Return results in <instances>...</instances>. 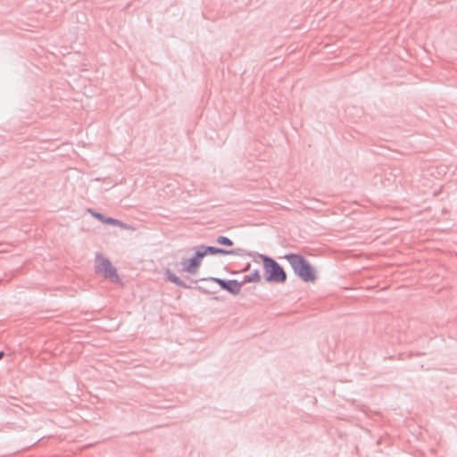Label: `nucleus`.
<instances>
[{
	"label": "nucleus",
	"instance_id": "nucleus-1",
	"mask_svg": "<svg viewBox=\"0 0 457 457\" xmlns=\"http://www.w3.org/2000/svg\"><path fill=\"white\" fill-rule=\"evenodd\" d=\"M294 272L304 282H312L316 278L315 270L310 262L300 254L288 253L285 256Z\"/></svg>",
	"mask_w": 457,
	"mask_h": 457
},
{
	"label": "nucleus",
	"instance_id": "nucleus-2",
	"mask_svg": "<svg viewBox=\"0 0 457 457\" xmlns=\"http://www.w3.org/2000/svg\"><path fill=\"white\" fill-rule=\"evenodd\" d=\"M263 261L265 279L269 282L284 283L287 280V274L283 268L272 258L261 254Z\"/></svg>",
	"mask_w": 457,
	"mask_h": 457
},
{
	"label": "nucleus",
	"instance_id": "nucleus-3",
	"mask_svg": "<svg viewBox=\"0 0 457 457\" xmlns=\"http://www.w3.org/2000/svg\"><path fill=\"white\" fill-rule=\"evenodd\" d=\"M96 270L98 273H102L105 278L112 279L115 282L119 280L116 269L107 258L101 254H96Z\"/></svg>",
	"mask_w": 457,
	"mask_h": 457
},
{
	"label": "nucleus",
	"instance_id": "nucleus-4",
	"mask_svg": "<svg viewBox=\"0 0 457 457\" xmlns=\"http://www.w3.org/2000/svg\"><path fill=\"white\" fill-rule=\"evenodd\" d=\"M214 282H216L222 289L227 290L234 295H237L240 293L242 288V283L238 282L235 279L224 280L221 278H212Z\"/></svg>",
	"mask_w": 457,
	"mask_h": 457
},
{
	"label": "nucleus",
	"instance_id": "nucleus-5",
	"mask_svg": "<svg viewBox=\"0 0 457 457\" xmlns=\"http://www.w3.org/2000/svg\"><path fill=\"white\" fill-rule=\"evenodd\" d=\"M202 262V257L198 256V251L195 249V254L190 259L181 261L182 270L189 274H195Z\"/></svg>",
	"mask_w": 457,
	"mask_h": 457
},
{
	"label": "nucleus",
	"instance_id": "nucleus-6",
	"mask_svg": "<svg viewBox=\"0 0 457 457\" xmlns=\"http://www.w3.org/2000/svg\"><path fill=\"white\" fill-rule=\"evenodd\" d=\"M196 250L198 251V256L202 257V259L206 256L207 254H235L236 252L234 250H226L222 248H218L215 246H205V245H200L196 247Z\"/></svg>",
	"mask_w": 457,
	"mask_h": 457
},
{
	"label": "nucleus",
	"instance_id": "nucleus-7",
	"mask_svg": "<svg viewBox=\"0 0 457 457\" xmlns=\"http://www.w3.org/2000/svg\"><path fill=\"white\" fill-rule=\"evenodd\" d=\"M261 280V276L258 270H254L248 275H245L241 281L242 286L245 283H256Z\"/></svg>",
	"mask_w": 457,
	"mask_h": 457
},
{
	"label": "nucleus",
	"instance_id": "nucleus-8",
	"mask_svg": "<svg viewBox=\"0 0 457 457\" xmlns=\"http://www.w3.org/2000/svg\"><path fill=\"white\" fill-rule=\"evenodd\" d=\"M165 274H166L167 278L170 282L176 284L177 286L186 287L185 283L178 276H176L174 273H172L170 270H168Z\"/></svg>",
	"mask_w": 457,
	"mask_h": 457
},
{
	"label": "nucleus",
	"instance_id": "nucleus-9",
	"mask_svg": "<svg viewBox=\"0 0 457 457\" xmlns=\"http://www.w3.org/2000/svg\"><path fill=\"white\" fill-rule=\"evenodd\" d=\"M216 242L218 244H220V245H233V242L227 237H223V236H220L217 237L216 239Z\"/></svg>",
	"mask_w": 457,
	"mask_h": 457
},
{
	"label": "nucleus",
	"instance_id": "nucleus-10",
	"mask_svg": "<svg viewBox=\"0 0 457 457\" xmlns=\"http://www.w3.org/2000/svg\"><path fill=\"white\" fill-rule=\"evenodd\" d=\"M104 223L111 224V225H113V226H117V224H119V220H116V219H113V218L105 217Z\"/></svg>",
	"mask_w": 457,
	"mask_h": 457
},
{
	"label": "nucleus",
	"instance_id": "nucleus-11",
	"mask_svg": "<svg viewBox=\"0 0 457 457\" xmlns=\"http://www.w3.org/2000/svg\"><path fill=\"white\" fill-rule=\"evenodd\" d=\"M89 212L92 213V215H93L94 217H96V219H98V220H101L102 222H104V221L105 216H104V215H103L102 213L96 212H93V211H91V210H90Z\"/></svg>",
	"mask_w": 457,
	"mask_h": 457
},
{
	"label": "nucleus",
	"instance_id": "nucleus-12",
	"mask_svg": "<svg viewBox=\"0 0 457 457\" xmlns=\"http://www.w3.org/2000/svg\"><path fill=\"white\" fill-rule=\"evenodd\" d=\"M117 227H120V228H121L123 229H129V230H133L134 229L130 225L123 223L120 220H119V224H117Z\"/></svg>",
	"mask_w": 457,
	"mask_h": 457
},
{
	"label": "nucleus",
	"instance_id": "nucleus-13",
	"mask_svg": "<svg viewBox=\"0 0 457 457\" xmlns=\"http://www.w3.org/2000/svg\"><path fill=\"white\" fill-rule=\"evenodd\" d=\"M249 269H250V264H248V265H247V266L243 270V271L249 270Z\"/></svg>",
	"mask_w": 457,
	"mask_h": 457
},
{
	"label": "nucleus",
	"instance_id": "nucleus-14",
	"mask_svg": "<svg viewBox=\"0 0 457 457\" xmlns=\"http://www.w3.org/2000/svg\"><path fill=\"white\" fill-rule=\"evenodd\" d=\"M3 356H4V353L0 352V359H2Z\"/></svg>",
	"mask_w": 457,
	"mask_h": 457
}]
</instances>
